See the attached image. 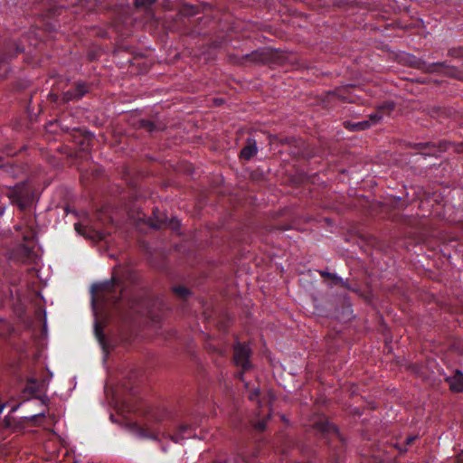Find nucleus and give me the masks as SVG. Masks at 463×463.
I'll return each instance as SVG.
<instances>
[{"label": "nucleus", "instance_id": "39448f33", "mask_svg": "<svg viewBox=\"0 0 463 463\" xmlns=\"http://www.w3.org/2000/svg\"><path fill=\"white\" fill-rule=\"evenodd\" d=\"M250 349L246 344H237L234 346V362L236 365L247 369L250 367Z\"/></svg>", "mask_w": 463, "mask_h": 463}, {"label": "nucleus", "instance_id": "f3484780", "mask_svg": "<svg viewBox=\"0 0 463 463\" xmlns=\"http://www.w3.org/2000/svg\"><path fill=\"white\" fill-rule=\"evenodd\" d=\"M167 220H168V219H167V217H162V218H159V217H158V218H157V222H156V223H153V224H152V226H153L154 228H157V229H159V228H161L163 225L166 224Z\"/></svg>", "mask_w": 463, "mask_h": 463}, {"label": "nucleus", "instance_id": "6e6552de", "mask_svg": "<svg viewBox=\"0 0 463 463\" xmlns=\"http://www.w3.org/2000/svg\"><path fill=\"white\" fill-rule=\"evenodd\" d=\"M87 92L84 83H78L74 90H68L64 93V99H79Z\"/></svg>", "mask_w": 463, "mask_h": 463}, {"label": "nucleus", "instance_id": "a211bd4d", "mask_svg": "<svg viewBox=\"0 0 463 463\" xmlns=\"http://www.w3.org/2000/svg\"><path fill=\"white\" fill-rule=\"evenodd\" d=\"M267 420H262L255 423L254 428L260 431H262L266 428Z\"/></svg>", "mask_w": 463, "mask_h": 463}, {"label": "nucleus", "instance_id": "aec40b11", "mask_svg": "<svg viewBox=\"0 0 463 463\" xmlns=\"http://www.w3.org/2000/svg\"><path fill=\"white\" fill-rule=\"evenodd\" d=\"M259 394H260L259 389H254L253 392H251L249 394V398H250V400L254 401L259 396Z\"/></svg>", "mask_w": 463, "mask_h": 463}, {"label": "nucleus", "instance_id": "20e7f679", "mask_svg": "<svg viewBox=\"0 0 463 463\" xmlns=\"http://www.w3.org/2000/svg\"><path fill=\"white\" fill-rule=\"evenodd\" d=\"M75 230L78 233L92 241H101L106 236V233L99 230L98 224H92L90 222L75 223Z\"/></svg>", "mask_w": 463, "mask_h": 463}, {"label": "nucleus", "instance_id": "f03ea898", "mask_svg": "<svg viewBox=\"0 0 463 463\" xmlns=\"http://www.w3.org/2000/svg\"><path fill=\"white\" fill-rule=\"evenodd\" d=\"M119 287L118 280L113 277L110 280L105 281L92 287V302L100 300L104 303L116 302L118 298L115 296L116 288Z\"/></svg>", "mask_w": 463, "mask_h": 463}, {"label": "nucleus", "instance_id": "9b49d317", "mask_svg": "<svg viewBox=\"0 0 463 463\" xmlns=\"http://www.w3.org/2000/svg\"><path fill=\"white\" fill-rule=\"evenodd\" d=\"M190 430V426L189 425H181L178 429V433L175 436H171V439L175 441V442H178L181 439L184 438V433Z\"/></svg>", "mask_w": 463, "mask_h": 463}, {"label": "nucleus", "instance_id": "5701e85b", "mask_svg": "<svg viewBox=\"0 0 463 463\" xmlns=\"http://www.w3.org/2000/svg\"><path fill=\"white\" fill-rule=\"evenodd\" d=\"M417 439L416 436H410L406 439V445L411 444Z\"/></svg>", "mask_w": 463, "mask_h": 463}, {"label": "nucleus", "instance_id": "2eb2a0df", "mask_svg": "<svg viewBox=\"0 0 463 463\" xmlns=\"http://www.w3.org/2000/svg\"><path fill=\"white\" fill-rule=\"evenodd\" d=\"M394 109V104L393 102H384L383 103L379 108H378V110H380L381 112H383V115L384 114H389L391 113V111H392Z\"/></svg>", "mask_w": 463, "mask_h": 463}, {"label": "nucleus", "instance_id": "b1692460", "mask_svg": "<svg viewBox=\"0 0 463 463\" xmlns=\"http://www.w3.org/2000/svg\"><path fill=\"white\" fill-rule=\"evenodd\" d=\"M44 416H45L44 412H40L38 414H34V415L31 416L30 419L32 420H35L38 417H44Z\"/></svg>", "mask_w": 463, "mask_h": 463}, {"label": "nucleus", "instance_id": "bb28decb", "mask_svg": "<svg viewBox=\"0 0 463 463\" xmlns=\"http://www.w3.org/2000/svg\"><path fill=\"white\" fill-rule=\"evenodd\" d=\"M16 230H17V231L22 230V226H21V225H17V226H16Z\"/></svg>", "mask_w": 463, "mask_h": 463}, {"label": "nucleus", "instance_id": "423d86ee", "mask_svg": "<svg viewBox=\"0 0 463 463\" xmlns=\"http://www.w3.org/2000/svg\"><path fill=\"white\" fill-rule=\"evenodd\" d=\"M446 381L452 392H463V373L460 371H456L452 376L447 377Z\"/></svg>", "mask_w": 463, "mask_h": 463}, {"label": "nucleus", "instance_id": "6ab92c4d", "mask_svg": "<svg viewBox=\"0 0 463 463\" xmlns=\"http://www.w3.org/2000/svg\"><path fill=\"white\" fill-rule=\"evenodd\" d=\"M135 429H136L138 436H140V437H147L146 431L143 429H141L139 427H135ZM148 438L156 439V436H148Z\"/></svg>", "mask_w": 463, "mask_h": 463}, {"label": "nucleus", "instance_id": "0eeeda50", "mask_svg": "<svg viewBox=\"0 0 463 463\" xmlns=\"http://www.w3.org/2000/svg\"><path fill=\"white\" fill-rule=\"evenodd\" d=\"M257 144L256 141L252 138H248L247 144L241 151V156L243 159L250 160L257 154Z\"/></svg>", "mask_w": 463, "mask_h": 463}, {"label": "nucleus", "instance_id": "ddd939ff", "mask_svg": "<svg viewBox=\"0 0 463 463\" xmlns=\"http://www.w3.org/2000/svg\"><path fill=\"white\" fill-rule=\"evenodd\" d=\"M383 117V112H381L378 109L374 113L371 114L369 116V120H368L370 123V127L379 123L382 120Z\"/></svg>", "mask_w": 463, "mask_h": 463}, {"label": "nucleus", "instance_id": "9d476101", "mask_svg": "<svg viewBox=\"0 0 463 463\" xmlns=\"http://www.w3.org/2000/svg\"><path fill=\"white\" fill-rule=\"evenodd\" d=\"M345 126L347 128H350L351 130L357 131V130H364V129L370 128V123L367 120L360 121V122H356V123L345 122Z\"/></svg>", "mask_w": 463, "mask_h": 463}, {"label": "nucleus", "instance_id": "cd10ccee", "mask_svg": "<svg viewBox=\"0 0 463 463\" xmlns=\"http://www.w3.org/2000/svg\"><path fill=\"white\" fill-rule=\"evenodd\" d=\"M16 409H17V406L13 407L12 411H16Z\"/></svg>", "mask_w": 463, "mask_h": 463}, {"label": "nucleus", "instance_id": "4be33fe9", "mask_svg": "<svg viewBox=\"0 0 463 463\" xmlns=\"http://www.w3.org/2000/svg\"><path fill=\"white\" fill-rule=\"evenodd\" d=\"M172 229H177L179 226V221L178 220H171L169 222Z\"/></svg>", "mask_w": 463, "mask_h": 463}, {"label": "nucleus", "instance_id": "f257e3e1", "mask_svg": "<svg viewBox=\"0 0 463 463\" xmlns=\"http://www.w3.org/2000/svg\"><path fill=\"white\" fill-rule=\"evenodd\" d=\"M22 236L27 244L21 245L14 250L11 253V259L18 263L32 262L35 258L32 246L35 232L32 227H25V230L22 232Z\"/></svg>", "mask_w": 463, "mask_h": 463}, {"label": "nucleus", "instance_id": "4468645a", "mask_svg": "<svg viewBox=\"0 0 463 463\" xmlns=\"http://www.w3.org/2000/svg\"><path fill=\"white\" fill-rule=\"evenodd\" d=\"M94 333H95V335H96L97 339L99 340V344L104 348L105 347V336L102 333V328L99 324L95 325Z\"/></svg>", "mask_w": 463, "mask_h": 463}, {"label": "nucleus", "instance_id": "393cba45", "mask_svg": "<svg viewBox=\"0 0 463 463\" xmlns=\"http://www.w3.org/2000/svg\"><path fill=\"white\" fill-rule=\"evenodd\" d=\"M455 463H463V452L457 456Z\"/></svg>", "mask_w": 463, "mask_h": 463}, {"label": "nucleus", "instance_id": "dca6fc26", "mask_svg": "<svg viewBox=\"0 0 463 463\" xmlns=\"http://www.w3.org/2000/svg\"><path fill=\"white\" fill-rule=\"evenodd\" d=\"M156 0H136L135 5L137 8L147 9L149 8Z\"/></svg>", "mask_w": 463, "mask_h": 463}, {"label": "nucleus", "instance_id": "c85d7f7f", "mask_svg": "<svg viewBox=\"0 0 463 463\" xmlns=\"http://www.w3.org/2000/svg\"><path fill=\"white\" fill-rule=\"evenodd\" d=\"M460 146L462 147L460 151L463 152V144Z\"/></svg>", "mask_w": 463, "mask_h": 463}, {"label": "nucleus", "instance_id": "f8f14e48", "mask_svg": "<svg viewBox=\"0 0 463 463\" xmlns=\"http://www.w3.org/2000/svg\"><path fill=\"white\" fill-rule=\"evenodd\" d=\"M174 292L182 298H186L190 295V291L184 286H177L174 288Z\"/></svg>", "mask_w": 463, "mask_h": 463}, {"label": "nucleus", "instance_id": "412c9836", "mask_svg": "<svg viewBox=\"0 0 463 463\" xmlns=\"http://www.w3.org/2000/svg\"><path fill=\"white\" fill-rule=\"evenodd\" d=\"M320 273H321V275H322L323 277H325V278H331V279H337V280H339V281L341 280V279H340V278H337L335 275L330 274V273H328V272L321 271Z\"/></svg>", "mask_w": 463, "mask_h": 463}, {"label": "nucleus", "instance_id": "a878e982", "mask_svg": "<svg viewBox=\"0 0 463 463\" xmlns=\"http://www.w3.org/2000/svg\"><path fill=\"white\" fill-rule=\"evenodd\" d=\"M5 407V403H0V414L2 413Z\"/></svg>", "mask_w": 463, "mask_h": 463}, {"label": "nucleus", "instance_id": "7ed1b4c3", "mask_svg": "<svg viewBox=\"0 0 463 463\" xmlns=\"http://www.w3.org/2000/svg\"><path fill=\"white\" fill-rule=\"evenodd\" d=\"M8 196L22 211L26 209L33 200V195L25 184L15 185L8 193Z\"/></svg>", "mask_w": 463, "mask_h": 463}, {"label": "nucleus", "instance_id": "1a4fd4ad", "mask_svg": "<svg viewBox=\"0 0 463 463\" xmlns=\"http://www.w3.org/2000/svg\"><path fill=\"white\" fill-rule=\"evenodd\" d=\"M416 66L419 69H421V70H423L426 72L432 73V72L439 71L443 67H445V63H443V62H436V63L428 64V63L423 62V61H418Z\"/></svg>", "mask_w": 463, "mask_h": 463}]
</instances>
